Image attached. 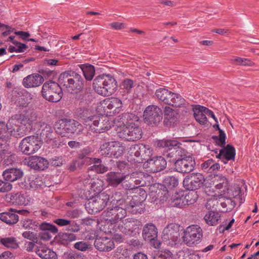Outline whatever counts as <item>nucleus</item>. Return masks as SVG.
I'll list each match as a JSON object with an SVG mask.
<instances>
[{
  "mask_svg": "<svg viewBox=\"0 0 259 259\" xmlns=\"http://www.w3.org/2000/svg\"><path fill=\"white\" fill-rule=\"evenodd\" d=\"M83 101H81L79 103V107L77 109L78 116L80 117H85L89 113V105L85 104V106H83Z\"/></svg>",
  "mask_w": 259,
  "mask_h": 259,
  "instance_id": "nucleus-55",
  "label": "nucleus"
},
{
  "mask_svg": "<svg viewBox=\"0 0 259 259\" xmlns=\"http://www.w3.org/2000/svg\"><path fill=\"white\" fill-rule=\"evenodd\" d=\"M61 86L60 84L52 80L45 82L41 89L42 97L51 102L60 101L63 95Z\"/></svg>",
  "mask_w": 259,
  "mask_h": 259,
  "instance_id": "nucleus-7",
  "label": "nucleus"
},
{
  "mask_svg": "<svg viewBox=\"0 0 259 259\" xmlns=\"http://www.w3.org/2000/svg\"><path fill=\"white\" fill-rule=\"evenodd\" d=\"M230 62L235 65L252 66L253 63L248 59L235 57L231 59Z\"/></svg>",
  "mask_w": 259,
  "mask_h": 259,
  "instance_id": "nucleus-48",
  "label": "nucleus"
},
{
  "mask_svg": "<svg viewBox=\"0 0 259 259\" xmlns=\"http://www.w3.org/2000/svg\"><path fill=\"white\" fill-rule=\"evenodd\" d=\"M214 182L217 183L215 185L216 189H221L224 188L223 190H226L228 187V181L227 179L222 175L214 176Z\"/></svg>",
  "mask_w": 259,
  "mask_h": 259,
  "instance_id": "nucleus-45",
  "label": "nucleus"
},
{
  "mask_svg": "<svg viewBox=\"0 0 259 259\" xmlns=\"http://www.w3.org/2000/svg\"><path fill=\"white\" fill-rule=\"evenodd\" d=\"M184 233V242L190 246L199 243L203 236L202 229L196 225H192L187 227Z\"/></svg>",
  "mask_w": 259,
  "mask_h": 259,
  "instance_id": "nucleus-15",
  "label": "nucleus"
},
{
  "mask_svg": "<svg viewBox=\"0 0 259 259\" xmlns=\"http://www.w3.org/2000/svg\"><path fill=\"white\" fill-rule=\"evenodd\" d=\"M194 116L195 119L200 124H204L207 122V117L202 111V109L200 108V107L194 111Z\"/></svg>",
  "mask_w": 259,
  "mask_h": 259,
  "instance_id": "nucleus-53",
  "label": "nucleus"
},
{
  "mask_svg": "<svg viewBox=\"0 0 259 259\" xmlns=\"http://www.w3.org/2000/svg\"><path fill=\"white\" fill-rule=\"evenodd\" d=\"M84 124L89 126L90 130L97 133H103L111 128L110 123L107 117L93 116L84 119Z\"/></svg>",
  "mask_w": 259,
  "mask_h": 259,
  "instance_id": "nucleus-12",
  "label": "nucleus"
},
{
  "mask_svg": "<svg viewBox=\"0 0 259 259\" xmlns=\"http://www.w3.org/2000/svg\"><path fill=\"white\" fill-rule=\"evenodd\" d=\"M167 105L175 107H180L185 105L186 100L180 95L171 92Z\"/></svg>",
  "mask_w": 259,
  "mask_h": 259,
  "instance_id": "nucleus-36",
  "label": "nucleus"
},
{
  "mask_svg": "<svg viewBox=\"0 0 259 259\" xmlns=\"http://www.w3.org/2000/svg\"><path fill=\"white\" fill-rule=\"evenodd\" d=\"M79 67L82 70L85 79L88 81H91L95 73L94 66L90 64H83L79 65Z\"/></svg>",
  "mask_w": 259,
  "mask_h": 259,
  "instance_id": "nucleus-35",
  "label": "nucleus"
},
{
  "mask_svg": "<svg viewBox=\"0 0 259 259\" xmlns=\"http://www.w3.org/2000/svg\"><path fill=\"white\" fill-rule=\"evenodd\" d=\"M86 198L89 200V202L85 205V208L91 214H95L102 210L110 200L109 195L105 193H100L91 198L86 196Z\"/></svg>",
  "mask_w": 259,
  "mask_h": 259,
  "instance_id": "nucleus-11",
  "label": "nucleus"
},
{
  "mask_svg": "<svg viewBox=\"0 0 259 259\" xmlns=\"http://www.w3.org/2000/svg\"><path fill=\"white\" fill-rule=\"evenodd\" d=\"M222 192L227 197L236 198L240 196L241 193V189L238 185L234 184L227 187L226 190H223Z\"/></svg>",
  "mask_w": 259,
  "mask_h": 259,
  "instance_id": "nucleus-40",
  "label": "nucleus"
},
{
  "mask_svg": "<svg viewBox=\"0 0 259 259\" xmlns=\"http://www.w3.org/2000/svg\"><path fill=\"white\" fill-rule=\"evenodd\" d=\"M12 185L10 182L0 180V193L8 192L12 190Z\"/></svg>",
  "mask_w": 259,
  "mask_h": 259,
  "instance_id": "nucleus-59",
  "label": "nucleus"
},
{
  "mask_svg": "<svg viewBox=\"0 0 259 259\" xmlns=\"http://www.w3.org/2000/svg\"><path fill=\"white\" fill-rule=\"evenodd\" d=\"M146 149L144 145L135 144L130 147L128 153L131 156H134L137 158V159H134L136 162L141 163L146 159L145 152Z\"/></svg>",
  "mask_w": 259,
  "mask_h": 259,
  "instance_id": "nucleus-22",
  "label": "nucleus"
},
{
  "mask_svg": "<svg viewBox=\"0 0 259 259\" xmlns=\"http://www.w3.org/2000/svg\"><path fill=\"white\" fill-rule=\"evenodd\" d=\"M59 82L64 90L71 94L79 93L84 86V81L81 75L71 71L62 73Z\"/></svg>",
  "mask_w": 259,
  "mask_h": 259,
  "instance_id": "nucleus-3",
  "label": "nucleus"
},
{
  "mask_svg": "<svg viewBox=\"0 0 259 259\" xmlns=\"http://www.w3.org/2000/svg\"><path fill=\"white\" fill-rule=\"evenodd\" d=\"M129 175L123 172L110 171L106 175V180L109 185L113 187H117L124 180L128 179Z\"/></svg>",
  "mask_w": 259,
  "mask_h": 259,
  "instance_id": "nucleus-20",
  "label": "nucleus"
},
{
  "mask_svg": "<svg viewBox=\"0 0 259 259\" xmlns=\"http://www.w3.org/2000/svg\"><path fill=\"white\" fill-rule=\"evenodd\" d=\"M6 201L12 204L22 205H26V199L24 194L21 193H11L6 195Z\"/></svg>",
  "mask_w": 259,
  "mask_h": 259,
  "instance_id": "nucleus-27",
  "label": "nucleus"
},
{
  "mask_svg": "<svg viewBox=\"0 0 259 259\" xmlns=\"http://www.w3.org/2000/svg\"><path fill=\"white\" fill-rule=\"evenodd\" d=\"M44 81V78L41 75L33 73L24 78L22 83L26 88H35L39 86Z\"/></svg>",
  "mask_w": 259,
  "mask_h": 259,
  "instance_id": "nucleus-24",
  "label": "nucleus"
},
{
  "mask_svg": "<svg viewBox=\"0 0 259 259\" xmlns=\"http://www.w3.org/2000/svg\"><path fill=\"white\" fill-rule=\"evenodd\" d=\"M42 144V142L38 135L31 136L23 139L19 147L23 154L30 155L37 151Z\"/></svg>",
  "mask_w": 259,
  "mask_h": 259,
  "instance_id": "nucleus-13",
  "label": "nucleus"
},
{
  "mask_svg": "<svg viewBox=\"0 0 259 259\" xmlns=\"http://www.w3.org/2000/svg\"><path fill=\"white\" fill-rule=\"evenodd\" d=\"M122 219L120 223L119 222L116 224H110L111 228H109V232L112 233H122L130 236H135L139 234L142 226V222L138 219L135 218Z\"/></svg>",
  "mask_w": 259,
  "mask_h": 259,
  "instance_id": "nucleus-5",
  "label": "nucleus"
},
{
  "mask_svg": "<svg viewBox=\"0 0 259 259\" xmlns=\"http://www.w3.org/2000/svg\"><path fill=\"white\" fill-rule=\"evenodd\" d=\"M198 195L197 192L195 190H190L185 196H184V201L186 205L194 204L197 200Z\"/></svg>",
  "mask_w": 259,
  "mask_h": 259,
  "instance_id": "nucleus-47",
  "label": "nucleus"
},
{
  "mask_svg": "<svg viewBox=\"0 0 259 259\" xmlns=\"http://www.w3.org/2000/svg\"><path fill=\"white\" fill-rule=\"evenodd\" d=\"M205 178L200 173H192L187 176L183 181L184 186L189 190H196L201 188Z\"/></svg>",
  "mask_w": 259,
  "mask_h": 259,
  "instance_id": "nucleus-17",
  "label": "nucleus"
},
{
  "mask_svg": "<svg viewBox=\"0 0 259 259\" xmlns=\"http://www.w3.org/2000/svg\"><path fill=\"white\" fill-rule=\"evenodd\" d=\"M23 125H16V127L17 128V131L16 133L14 132V137L16 138H21L23 137L26 134V133L28 132H30V131H26V127H22Z\"/></svg>",
  "mask_w": 259,
  "mask_h": 259,
  "instance_id": "nucleus-61",
  "label": "nucleus"
},
{
  "mask_svg": "<svg viewBox=\"0 0 259 259\" xmlns=\"http://www.w3.org/2000/svg\"><path fill=\"white\" fill-rule=\"evenodd\" d=\"M25 163L36 170L43 171L49 167V163L47 159L38 156H31L25 158Z\"/></svg>",
  "mask_w": 259,
  "mask_h": 259,
  "instance_id": "nucleus-19",
  "label": "nucleus"
},
{
  "mask_svg": "<svg viewBox=\"0 0 259 259\" xmlns=\"http://www.w3.org/2000/svg\"><path fill=\"white\" fill-rule=\"evenodd\" d=\"M126 202L123 194L120 192H115L110 198V201L106 210L102 215L107 222L116 224L124 219L126 215Z\"/></svg>",
  "mask_w": 259,
  "mask_h": 259,
  "instance_id": "nucleus-2",
  "label": "nucleus"
},
{
  "mask_svg": "<svg viewBox=\"0 0 259 259\" xmlns=\"http://www.w3.org/2000/svg\"><path fill=\"white\" fill-rule=\"evenodd\" d=\"M42 128L40 133V138L48 142L51 141L53 138V130L51 125L43 122L41 124Z\"/></svg>",
  "mask_w": 259,
  "mask_h": 259,
  "instance_id": "nucleus-32",
  "label": "nucleus"
},
{
  "mask_svg": "<svg viewBox=\"0 0 259 259\" xmlns=\"http://www.w3.org/2000/svg\"><path fill=\"white\" fill-rule=\"evenodd\" d=\"M81 125L73 119L67 118L58 120L54 125L56 132L62 137L71 138L74 135Z\"/></svg>",
  "mask_w": 259,
  "mask_h": 259,
  "instance_id": "nucleus-6",
  "label": "nucleus"
},
{
  "mask_svg": "<svg viewBox=\"0 0 259 259\" xmlns=\"http://www.w3.org/2000/svg\"><path fill=\"white\" fill-rule=\"evenodd\" d=\"M164 185L169 188H172L178 185V179L174 176H169L165 178L164 180Z\"/></svg>",
  "mask_w": 259,
  "mask_h": 259,
  "instance_id": "nucleus-56",
  "label": "nucleus"
},
{
  "mask_svg": "<svg viewBox=\"0 0 259 259\" xmlns=\"http://www.w3.org/2000/svg\"><path fill=\"white\" fill-rule=\"evenodd\" d=\"M140 194L134 195L130 202L128 208H134V207L142 206V203L146 199V193L145 191L139 189Z\"/></svg>",
  "mask_w": 259,
  "mask_h": 259,
  "instance_id": "nucleus-29",
  "label": "nucleus"
},
{
  "mask_svg": "<svg viewBox=\"0 0 259 259\" xmlns=\"http://www.w3.org/2000/svg\"><path fill=\"white\" fill-rule=\"evenodd\" d=\"M171 92L165 88H159L156 90L155 96L157 99L165 104H168Z\"/></svg>",
  "mask_w": 259,
  "mask_h": 259,
  "instance_id": "nucleus-39",
  "label": "nucleus"
},
{
  "mask_svg": "<svg viewBox=\"0 0 259 259\" xmlns=\"http://www.w3.org/2000/svg\"><path fill=\"white\" fill-rule=\"evenodd\" d=\"M224 153V158L225 161L235 159L236 152L235 149L233 146L231 145L228 144L226 147H224L222 149Z\"/></svg>",
  "mask_w": 259,
  "mask_h": 259,
  "instance_id": "nucleus-43",
  "label": "nucleus"
},
{
  "mask_svg": "<svg viewBox=\"0 0 259 259\" xmlns=\"http://www.w3.org/2000/svg\"><path fill=\"white\" fill-rule=\"evenodd\" d=\"M0 156L3 159L4 165L6 166L12 165L16 160V155L8 153L5 149L0 151Z\"/></svg>",
  "mask_w": 259,
  "mask_h": 259,
  "instance_id": "nucleus-41",
  "label": "nucleus"
},
{
  "mask_svg": "<svg viewBox=\"0 0 259 259\" xmlns=\"http://www.w3.org/2000/svg\"><path fill=\"white\" fill-rule=\"evenodd\" d=\"M0 243L8 248L16 249L19 247L17 240L14 237H6L1 239Z\"/></svg>",
  "mask_w": 259,
  "mask_h": 259,
  "instance_id": "nucleus-44",
  "label": "nucleus"
},
{
  "mask_svg": "<svg viewBox=\"0 0 259 259\" xmlns=\"http://www.w3.org/2000/svg\"><path fill=\"white\" fill-rule=\"evenodd\" d=\"M177 141L163 140L158 143L159 147L164 148V155L169 158L178 159L179 157L185 156L186 150L183 148Z\"/></svg>",
  "mask_w": 259,
  "mask_h": 259,
  "instance_id": "nucleus-9",
  "label": "nucleus"
},
{
  "mask_svg": "<svg viewBox=\"0 0 259 259\" xmlns=\"http://www.w3.org/2000/svg\"><path fill=\"white\" fill-rule=\"evenodd\" d=\"M219 136H212V138L215 141L217 145L221 147H224L226 144V135L220 128H219Z\"/></svg>",
  "mask_w": 259,
  "mask_h": 259,
  "instance_id": "nucleus-54",
  "label": "nucleus"
},
{
  "mask_svg": "<svg viewBox=\"0 0 259 259\" xmlns=\"http://www.w3.org/2000/svg\"><path fill=\"white\" fill-rule=\"evenodd\" d=\"M23 175L22 170L14 167L7 168L2 173L4 179L8 182L16 181L21 178Z\"/></svg>",
  "mask_w": 259,
  "mask_h": 259,
  "instance_id": "nucleus-25",
  "label": "nucleus"
},
{
  "mask_svg": "<svg viewBox=\"0 0 259 259\" xmlns=\"http://www.w3.org/2000/svg\"><path fill=\"white\" fill-rule=\"evenodd\" d=\"M157 228L153 223H147L144 225L142 230V236L145 240L157 238Z\"/></svg>",
  "mask_w": 259,
  "mask_h": 259,
  "instance_id": "nucleus-28",
  "label": "nucleus"
},
{
  "mask_svg": "<svg viewBox=\"0 0 259 259\" xmlns=\"http://www.w3.org/2000/svg\"><path fill=\"white\" fill-rule=\"evenodd\" d=\"M162 238L165 241H176L179 236V230L174 224H171L165 227L162 232Z\"/></svg>",
  "mask_w": 259,
  "mask_h": 259,
  "instance_id": "nucleus-26",
  "label": "nucleus"
},
{
  "mask_svg": "<svg viewBox=\"0 0 259 259\" xmlns=\"http://www.w3.org/2000/svg\"><path fill=\"white\" fill-rule=\"evenodd\" d=\"M204 220L209 226H214L218 224L221 215L218 212L209 211L204 216Z\"/></svg>",
  "mask_w": 259,
  "mask_h": 259,
  "instance_id": "nucleus-38",
  "label": "nucleus"
},
{
  "mask_svg": "<svg viewBox=\"0 0 259 259\" xmlns=\"http://www.w3.org/2000/svg\"><path fill=\"white\" fill-rule=\"evenodd\" d=\"M22 227L26 229L37 230L38 223L31 219H25L21 222Z\"/></svg>",
  "mask_w": 259,
  "mask_h": 259,
  "instance_id": "nucleus-51",
  "label": "nucleus"
},
{
  "mask_svg": "<svg viewBox=\"0 0 259 259\" xmlns=\"http://www.w3.org/2000/svg\"><path fill=\"white\" fill-rule=\"evenodd\" d=\"M133 87V80L128 78L124 79L120 84V89L122 90L123 95L130 93Z\"/></svg>",
  "mask_w": 259,
  "mask_h": 259,
  "instance_id": "nucleus-46",
  "label": "nucleus"
},
{
  "mask_svg": "<svg viewBox=\"0 0 259 259\" xmlns=\"http://www.w3.org/2000/svg\"><path fill=\"white\" fill-rule=\"evenodd\" d=\"M128 178L133 181L136 186V189H138L139 187L144 186L146 184L145 181L146 176L143 172H133L131 174H128Z\"/></svg>",
  "mask_w": 259,
  "mask_h": 259,
  "instance_id": "nucleus-33",
  "label": "nucleus"
},
{
  "mask_svg": "<svg viewBox=\"0 0 259 259\" xmlns=\"http://www.w3.org/2000/svg\"><path fill=\"white\" fill-rule=\"evenodd\" d=\"M139 117L135 115L124 113L115 119V123L118 127H122L118 132V135L121 139L128 141H136L142 137V131L139 124Z\"/></svg>",
  "mask_w": 259,
  "mask_h": 259,
  "instance_id": "nucleus-1",
  "label": "nucleus"
},
{
  "mask_svg": "<svg viewBox=\"0 0 259 259\" xmlns=\"http://www.w3.org/2000/svg\"><path fill=\"white\" fill-rule=\"evenodd\" d=\"M9 131L8 122L6 124L5 122L0 121V139L5 142L8 141L11 138V135Z\"/></svg>",
  "mask_w": 259,
  "mask_h": 259,
  "instance_id": "nucleus-42",
  "label": "nucleus"
},
{
  "mask_svg": "<svg viewBox=\"0 0 259 259\" xmlns=\"http://www.w3.org/2000/svg\"><path fill=\"white\" fill-rule=\"evenodd\" d=\"M94 246L100 251H109L114 248V241L108 237H99L95 239Z\"/></svg>",
  "mask_w": 259,
  "mask_h": 259,
  "instance_id": "nucleus-21",
  "label": "nucleus"
},
{
  "mask_svg": "<svg viewBox=\"0 0 259 259\" xmlns=\"http://www.w3.org/2000/svg\"><path fill=\"white\" fill-rule=\"evenodd\" d=\"M91 152L88 149H83L80 152L78 155V158L80 160H84V162H90L91 158L88 157L90 155Z\"/></svg>",
  "mask_w": 259,
  "mask_h": 259,
  "instance_id": "nucleus-60",
  "label": "nucleus"
},
{
  "mask_svg": "<svg viewBox=\"0 0 259 259\" xmlns=\"http://www.w3.org/2000/svg\"><path fill=\"white\" fill-rule=\"evenodd\" d=\"M89 170L94 171L98 174H103L108 171L107 166L102 164H94L89 168Z\"/></svg>",
  "mask_w": 259,
  "mask_h": 259,
  "instance_id": "nucleus-58",
  "label": "nucleus"
},
{
  "mask_svg": "<svg viewBox=\"0 0 259 259\" xmlns=\"http://www.w3.org/2000/svg\"><path fill=\"white\" fill-rule=\"evenodd\" d=\"M36 253L42 259H57L55 252L46 246H40L36 250Z\"/></svg>",
  "mask_w": 259,
  "mask_h": 259,
  "instance_id": "nucleus-30",
  "label": "nucleus"
},
{
  "mask_svg": "<svg viewBox=\"0 0 259 259\" xmlns=\"http://www.w3.org/2000/svg\"><path fill=\"white\" fill-rule=\"evenodd\" d=\"M104 112L112 116L119 113L122 110V102L117 98H109L104 100Z\"/></svg>",
  "mask_w": 259,
  "mask_h": 259,
  "instance_id": "nucleus-18",
  "label": "nucleus"
},
{
  "mask_svg": "<svg viewBox=\"0 0 259 259\" xmlns=\"http://www.w3.org/2000/svg\"><path fill=\"white\" fill-rule=\"evenodd\" d=\"M164 116L163 123L166 126H170L173 125L177 119L174 110L169 107H165Z\"/></svg>",
  "mask_w": 259,
  "mask_h": 259,
  "instance_id": "nucleus-31",
  "label": "nucleus"
},
{
  "mask_svg": "<svg viewBox=\"0 0 259 259\" xmlns=\"http://www.w3.org/2000/svg\"><path fill=\"white\" fill-rule=\"evenodd\" d=\"M195 159L187 151L185 156L179 157L175 162V168L181 173H189L194 169Z\"/></svg>",
  "mask_w": 259,
  "mask_h": 259,
  "instance_id": "nucleus-16",
  "label": "nucleus"
},
{
  "mask_svg": "<svg viewBox=\"0 0 259 259\" xmlns=\"http://www.w3.org/2000/svg\"><path fill=\"white\" fill-rule=\"evenodd\" d=\"M143 119L148 125L157 126L162 119V111L157 106L149 105L144 111Z\"/></svg>",
  "mask_w": 259,
  "mask_h": 259,
  "instance_id": "nucleus-14",
  "label": "nucleus"
},
{
  "mask_svg": "<svg viewBox=\"0 0 259 259\" xmlns=\"http://www.w3.org/2000/svg\"><path fill=\"white\" fill-rule=\"evenodd\" d=\"M0 220L7 224L13 225L17 223L19 216L12 211L0 213Z\"/></svg>",
  "mask_w": 259,
  "mask_h": 259,
  "instance_id": "nucleus-34",
  "label": "nucleus"
},
{
  "mask_svg": "<svg viewBox=\"0 0 259 259\" xmlns=\"http://www.w3.org/2000/svg\"><path fill=\"white\" fill-rule=\"evenodd\" d=\"M66 230L71 232H78L80 230V226L77 224L71 221V223L67 227Z\"/></svg>",
  "mask_w": 259,
  "mask_h": 259,
  "instance_id": "nucleus-64",
  "label": "nucleus"
},
{
  "mask_svg": "<svg viewBox=\"0 0 259 259\" xmlns=\"http://www.w3.org/2000/svg\"><path fill=\"white\" fill-rule=\"evenodd\" d=\"M93 89L100 95L109 96L117 89L118 84L114 77L109 74L97 76L93 80Z\"/></svg>",
  "mask_w": 259,
  "mask_h": 259,
  "instance_id": "nucleus-4",
  "label": "nucleus"
},
{
  "mask_svg": "<svg viewBox=\"0 0 259 259\" xmlns=\"http://www.w3.org/2000/svg\"><path fill=\"white\" fill-rule=\"evenodd\" d=\"M125 150L123 144L116 141L106 142L101 145L99 153L104 157L118 158Z\"/></svg>",
  "mask_w": 259,
  "mask_h": 259,
  "instance_id": "nucleus-10",
  "label": "nucleus"
},
{
  "mask_svg": "<svg viewBox=\"0 0 259 259\" xmlns=\"http://www.w3.org/2000/svg\"><path fill=\"white\" fill-rule=\"evenodd\" d=\"M184 200V198L183 195L180 196L179 194H176V195L174 197L170 205L173 207L182 208L186 205L185 201Z\"/></svg>",
  "mask_w": 259,
  "mask_h": 259,
  "instance_id": "nucleus-50",
  "label": "nucleus"
},
{
  "mask_svg": "<svg viewBox=\"0 0 259 259\" xmlns=\"http://www.w3.org/2000/svg\"><path fill=\"white\" fill-rule=\"evenodd\" d=\"M154 259H174V257L170 251L165 250L161 252L159 255L155 257Z\"/></svg>",
  "mask_w": 259,
  "mask_h": 259,
  "instance_id": "nucleus-63",
  "label": "nucleus"
},
{
  "mask_svg": "<svg viewBox=\"0 0 259 259\" xmlns=\"http://www.w3.org/2000/svg\"><path fill=\"white\" fill-rule=\"evenodd\" d=\"M37 119V113L32 109H27L22 111L19 114L12 116L9 119V123L12 124L17 121L26 127V131H31L33 125L36 123Z\"/></svg>",
  "mask_w": 259,
  "mask_h": 259,
  "instance_id": "nucleus-8",
  "label": "nucleus"
},
{
  "mask_svg": "<svg viewBox=\"0 0 259 259\" xmlns=\"http://www.w3.org/2000/svg\"><path fill=\"white\" fill-rule=\"evenodd\" d=\"M73 247L75 249L81 251H91L93 248L91 243L83 241L76 242Z\"/></svg>",
  "mask_w": 259,
  "mask_h": 259,
  "instance_id": "nucleus-49",
  "label": "nucleus"
},
{
  "mask_svg": "<svg viewBox=\"0 0 259 259\" xmlns=\"http://www.w3.org/2000/svg\"><path fill=\"white\" fill-rule=\"evenodd\" d=\"M29 188L36 190L43 185L42 179L40 177L35 178H29L28 179Z\"/></svg>",
  "mask_w": 259,
  "mask_h": 259,
  "instance_id": "nucleus-52",
  "label": "nucleus"
},
{
  "mask_svg": "<svg viewBox=\"0 0 259 259\" xmlns=\"http://www.w3.org/2000/svg\"><path fill=\"white\" fill-rule=\"evenodd\" d=\"M89 187L90 189L88 191V196L86 195V196H89L91 198L96 196L102 191V182L98 179H95Z\"/></svg>",
  "mask_w": 259,
  "mask_h": 259,
  "instance_id": "nucleus-37",
  "label": "nucleus"
},
{
  "mask_svg": "<svg viewBox=\"0 0 259 259\" xmlns=\"http://www.w3.org/2000/svg\"><path fill=\"white\" fill-rule=\"evenodd\" d=\"M60 239L61 241L71 242L76 240V236L72 233H62L59 235Z\"/></svg>",
  "mask_w": 259,
  "mask_h": 259,
  "instance_id": "nucleus-57",
  "label": "nucleus"
},
{
  "mask_svg": "<svg viewBox=\"0 0 259 259\" xmlns=\"http://www.w3.org/2000/svg\"><path fill=\"white\" fill-rule=\"evenodd\" d=\"M166 161L162 156H157L147 160V164L151 171L157 172L163 170L166 166Z\"/></svg>",
  "mask_w": 259,
  "mask_h": 259,
  "instance_id": "nucleus-23",
  "label": "nucleus"
},
{
  "mask_svg": "<svg viewBox=\"0 0 259 259\" xmlns=\"http://www.w3.org/2000/svg\"><path fill=\"white\" fill-rule=\"evenodd\" d=\"M64 160L62 156H54L50 160L52 165L54 166H61L63 165Z\"/></svg>",
  "mask_w": 259,
  "mask_h": 259,
  "instance_id": "nucleus-62",
  "label": "nucleus"
}]
</instances>
